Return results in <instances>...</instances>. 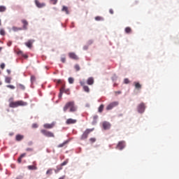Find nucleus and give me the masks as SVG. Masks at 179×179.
<instances>
[{
    "label": "nucleus",
    "mask_w": 179,
    "mask_h": 179,
    "mask_svg": "<svg viewBox=\"0 0 179 179\" xmlns=\"http://www.w3.org/2000/svg\"><path fill=\"white\" fill-rule=\"evenodd\" d=\"M0 68H1L2 69H5V64L3 63L1 64Z\"/></svg>",
    "instance_id": "c03bdc74"
},
{
    "label": "nucleus",
    "mask_w": 179,
    "mask_h": 179,
    "mask_svg": "<svg viewBox=\"0 0 179 179\" xmlns=\"http://www.w3.org/2000/svg\"><path fill=\"white\" fill-rule=\"evenodd\" d=\"M69 110V113H76L78 110V107L75 104V101H71L66 103L64 106L63 107V111L66 113Z\"/></svg>",
    "instance_id": "f257e3e1"
},
{
    "label": "nucleus",
    "mask_w": 179,
    "mask_h": 179,
    "mask_svg": "<svg viewBox=\"0 0 179 179\" xmlns=\"http://www.w3.org/2000/svg\"><path fill=\"white\" fill-rule=\"evenodd\" d=\"M23 158H22L21 157H20L18 159H17V162H18V163H22V159Z\"/></svg>",
    "instance_id": "37998d69"
},
{
    "label": "nucleus",
    "mask_w": 179,
    "mask_h": 179,
    "mask_svg": "<svg viewBox=\"0 0 179 179\" xmlns=\"http://www.w3.org/2000/svg\"><path fill=\"white\" fill-rule=\"evenodd\" d=\"M103 110H104V105L101 104L99 107V113H103Z\"/></svg>",
    "instance_id": "a878e982"
},
{
    "label": "nucleus",
    "mask_w": 179,
    "mask_h": 179,
    "mask_svg": "<svg viewBox=\"0 0 179 179\" xmlns=\"http://www.w3.org/2000/svg\"><path fill=\"white\" fill-rule=\"evenodd\" d=\"M33 43H34V40H29L25 43V45L28 47V48H31L33 47Z\"/></svg>",
    "instance_id": "2eb2a0df"
},
{
    "label": "nucleus",
    "mask_w": 179,
    "mask_h": 179,
    "mask_svg": "<svg viewBox=\"0 0 179 179\" xmlns=\"http://www.w3.org/2000/svg\"><path fill=\"white\" fill-rule=\"evenodd\" d=\"M12 29H13V31H20V30H22V28H20V27H13Z\"/></svg>",
    "instance_id": "393cba45"
},
{
    "label": "nucleus",
    "mask_w": 179,
    "mask_h": 179,
    "mask_svg": "<svg viewBox=\"0 0 179 179\" xmlns=\"http://www.w3.org/2000/svg\"><path fill=\"white\" fill-rule=\"evenodd\" d=\"M2 51V48L0 47V52Z\"/></svg>",
    "instance_id": "6e6d98bb"
},
{
    "label": "nucleus",
    "mask_w": 179,
    "mask_h": 179,
    "mask_svg": "<svg viewBox=\"0 0 179 179\" xmlns=\"http://www.w3.org/2000/svg\"><path fill=\"white\" fill-rule=\"evenodd\" d=\"M90 142H91V143H94V142H96V138H90Z\"/></svg>",
    "instance_id": "f704fd0d"
},
{
    "label": "nucleus",
    "mask_w": 179,
    "mask_h": 179,
    "mask_svg": "<svg viewBox=\"0 0 179 179\" xmlns=\"http://www.w3.org/2000/svg\"><path fill=\"white\" fill-rule=\"evenodd\" d=\"M10 135H11V136L13 135V133L10 134Z\"/></svg>",
    "instance_id": "13d9d810"
},
{
    "label": "nucleus",
    "mask_w": 179,
    "mask_h": 179,
    "mask_svg": "<svg viewBox=\"0 0 179 179\" xmlns=\"http://www.w3.org/2000/svg\"><path fill=\"white\" fill-rule=\"evenodd\" d=\"M46 174H52V169H48L47 171H46Z\"/></svg>",
    "instance_id": "e433bc0d"
},
{
    "label": "nucleus",
    "mask_w": 179,
    "mask_h": 179,
    "mask_svg": "<svg viewBox=\"0 0 179 179\" xmlns=\"http://www.w3.org/2000/svg\"><path fill=\"white\" fill-rule=\"evenodd\" d=\"M80 84L83 86V90L85 91L87 93H89V92H90V89L89 88V87L85 85V82L80 81Z\"/></svg>",
    "instance_id": "9b49d317"
},
{
    "label": "nucleus",
    "mask_w": 179,
    "mask_h": 179,
    "mask_svg": "<svg viewBox=\"0 0 179 179\" xmlns=\"http://www.w3.org/2000/svg\"><path fill=\"white\" fill-rule=\"evenodd\" d=\"M26 156V153L22 154L20 157H21L22 159Z\"/></svg>",
    "instance_id": "de8ad7c7"
},
{
    "label": "nucleus",
    "mask_w": 179,
    "mask_h": 179,
    "mask_svg": "<svg viewBox=\"0 0 179 179\" xmlns=\"http://www.w3.org/2000/svg\"><path fill=\"white\" fill-rule=\"evenodd\" d=\"M74 69H76V72H79V71H80V66H79V64H76L74 66Z\"/></svg>",
    "instance_id": "5701e85b"
},
{
    "label": "nucleus",
    "mask_w": 179,
    "mask_h": 179,
    "mask_svg": "<svg viewBox=\"0 0 179 179\" xmlns=\"http://www.w3.org/2000/svg\"><path fill=\"white\" fill-rule=\"evenodd\" d=\"M22 23L23 24L24 30H27V26H29V22L26 20H22Z\"/></svg>",
    "instance_id": "dca6fc26"
},
{
    "label": "nucleus",
    "mask_w": 179,
    "mask_h": 179,
    "mask_svg": "<svg viewBox=\"0 0 179 179\" xmlns=\"http://www.w3.org/2000/svg\"><path fill=\"white\" fill-rule=\"evenodd\" d=\"M24 58H28L27 55H24Z\"/></svg>",
    "instance_id": "3c124183"
},
{
    "label": "nucleus",
    "mask_w": 179,
    "mask_h": 179,
    "mask_svg": "<svg viewBox=\"0 0 179 179\" xmlns=\"http://www.w3.org/2000/svg\"><path fill=\"white\" fill-rule=\"evenodd\" d=\"M20 106H27V102L23 101H17L15 102L12 101L9 103V107H10L11 108H16V107H19Z\"/></svg>",
    "instance_id": "f03ea898"
},
{
    "label": "nucleus",
    "mask_w": 179,
    "mask_h": 179,
    "mask_svg": "<svg viewBox=\"0 0 179 179\" xmlns=\"http://www.w3.org/2000/svg\"><path fill=\"white\" fill-rule=\"evenodd\" d=\"M0 74H1V71H0Z\"/></svg>",
    "instance_id": "680f3d73"
},
{
    "label": "nucleus",
    "mask_w": 179,
    "mask_h": 179,
    "mask_svg": "<svg viewBox=\"0 0 179 179\" xmlns=\"http://www.w3.org/2000/svg\"><path fill=\"white\" fill-rule=\"evenodd\" d=\"M134 86L136 87V89H138V90H139V89H141L142 85H141V84L139 83H134Z\"/></svg>",
    "instance_id": "4be33fe9"
},
{
    "label": "nucleus",
    "mask_w": 179,
    "mask_h": 179,
    "mask_svg": "<svg viewBox=\"0 0 179 179\" xmlns=\"http://www.w3.org/2000/svg\"><path fill=\"white\" fill-rule=\"evenodd\" d=\"M44 128H46L47 129H51V128H54L53 124H45L43 125Z\"/></svg>",
    "instance_id": "6ab92c4d"
},
{
    "label": "nucleus",
    "mask_w": 179,
    "mask_h": 179,
    "mask_svg": "<svg viewBox=\"0 0 179 179\" xmlns=\"http://www.w3.org/2000/svg\"><path fill=\"white\" fill-rule=\"evenodd\" d=\"M66 143H68V142L65 141L63 143L58 145L57 148H64V146H65V145H66Z\"/></svg>",
    "instance_id": "c756f323"
},
{
    "label": "nucleus",
    "mask_w": 179,
    "mask_h": 179,
    "mask_svg": "<svg viewBox=\"0 0 179 179\" xmlns=\"http://www.w3.org/2000/svg\"><path fill=\"white\" fill-rule=\"evenodd\" d=\"M62 90H65V87H63V88L60 90L59 97H62Z\"/></svg>",
    "instance_id": "58836bf2"
},
{
    "label": "nucleus",
    "mask_w": 179,
    "mask_h": 179,
    "mask_svg": "<svg viewBox=\"0 0 179 179\" xmlns=\"http://www.w3.org/2000/svg\"><path fill=\"white\" fill-rule=\"evenodd\" d=\"M23 139H24V136L22 134H17L15 136V141L17 142H20V141H23Z\"/></svg>",
    "instance_id": "4468645a"
},
{
    "label": "nucleus",
    "mask_w": 179,
    "mask_h": 179,
    "mask_svg": "<svg viewBox=\"0 0 179 179\" xmlns=\"http://www.w3.org/2000/svg\"><path fill=\"white\" fill-rule=\"evenodd\" d=\"M1 20H0V26H1Z\"/></svg>",
    "instance_id": "bf43d9fd"
},
{
    "label": "nucleus",
    "mask_w": 179,
    "mask_h": 179,
    "mask_svg": "<svg viewBox=\"0 0 179 179\" xmlns=\"http://www.w3.org/2000/svg\"><path fill=\"white\" fill-rule=\"evenodd\" d=\"M95 20H96L97 22H100L101 20H104V18H103V17L96 16L95 17Z\"/></svg>",
    "instance_id": "b1692460"
},
{
    "label": "nucleus",
    "mask_w": 179,
    "mask_h": 179,
    "mask_svg": "<svg viewBox=\"0 0 179 179\" xmlns=\"http://www.w3.org/2000/svg\"><path fill=\"white\" fill-rule=\"evenodd\" d=\"M35 4L37 8H41L45 6V3H41L38 0H35Z\"/></svg>",
    "instance_id": "9d476101"
},
{
    "label": "nucleus",
    "mask_w": 179,
    "mask_h": 179,
    "mask_svg": "<svg viewBox=\"0 0 179 179\" xmlns=\"http://www.w3.org/2000/svg\"><path fill=\"white\" fill-rule=\"evenodd\" d=\"M99 118V116L98 115H94V116H93V120H94V121H96V120H97Z\"/></svg>",
    "instance_id": "a18cd8bd"
},
{
    "label": "nucleus",
    "mask_w": 179,
    "mask_h": 179,
    "mask_svg": "<svg viewBox=\"0 0 179 179\" xmlns=\"http://www.w3.org/2000/svg\"><path fill=\"white\" fill-rule=\"evenodd\" d=\"M109 13H110V15H114V10H113L112 8H110L109 10Z\"/></svg>",
    "instance_id": "a19ab883"
},
{
    "label": "nucleus",
    "mask_w": 179,
    "mask_h": 179,
    "mask_svg": "<svg viewBox=\"0 0 179 179\" xmlns=\"http://www.w3.org/2000/svg\"><path fill=\"white\" fill-rule=\"evenodd\" d=\"M66 164H68V159H66V161L63 162L62 164H61V166L60 168L59 169H57V171H55V173H58V171H59V170H62V166H66Z\"/></svg>",
    "instance_id": "f3484780"
},
{
    "label": "nucleus",
    "mask_w": 179,
    "mask_h": 179,
    "mask_svg": "<svg viewBox=\"0 0 179 179\" xmlns=\"http://www.w3.org/2000/svg\"><path fill=\"white\" fill-rule=\"evenodd\" d=\"M125 148V141H120L116 147V149H119V150H122Z\"/></svg>",
    "instance_id": "6e6552de"
},
{
    "label": "nucleus",
    "mask_w": 179,
    "mask_h": 179,
    "mask_svg": "<svg viewBox=\"0 0 179 179\" xmlns=\"http://www.w3.org/2000/svg\"><path fill=\"white\" fill-rule=\"evenodd\" d=\"M31 83H34V82H36V76H31Z\"/></svg>",
    "instance_id": "2f4dec72"
},
{
    "label": "nucleus",
    "mask_w": 179,
    "mask_h": 179,
    "mask_svg": "<svg viewBox=\"0 0 179 179\" xmlns=\"http://www.w3.org/2000/svg\"><path fill=\"white\" fill-rule=\"evenodd\" d=\"M124 31L127 34H129V33L132 32V29H131V27H127L125 28Z\"/></svg>",
    "instance_id": "aec40b11"
},
{
    "label": "nucleus",
    "mask_w": 179,
    "mask_h": 179,
    "mask_svg": "<svg viewBox=\"0 0 179 179\" xmlns=\"http://www.w3.org/2000/svg\"><path fill=\"white\" fill-rule=\"evenodd\" d=\"M73 82H75V80L73 79V78H72V77L69 78V83L72 85V83H73Z\"/></svg>",
    "instance_id": "c85d7f7f"
},
{
    "label": "nucleus",
    "mask_w": 179,
    "mask_h": 179,
    "mask_svg": "<svg viewBox=\"0 0 179 179\" xmlns=\"http://www.w3.org/2000/svg\"><path fill=\"white\" fill-rule=\"evenodd\" d=\"M94 131V128L92 129H87L83 134L80 136V141H85V139H87V136H89V134L90 132H93Z\"/></svg>",
    "instance_id": "7ed1b4c3"
},
{
    "label": "nucleus",
    "mask_w": 179,
    "mask_h": 179,
    "mask_svg": "<svg viewBox=\"0 0 179 179\" xmlns=\"http://www.w3.org/2000/svg\"><path fill=\"white\" fill-rule=\"evenodd\" d=\"M78 122V120L72 118L67 119L66 121V124L67 125H71V124H76Z\"/></svg>",
    "instance_id": "f8f14e48"
},
{
    "label": "nucleus",
    "mask_w": 179,
    "mask_h": 179,
    "mask_svg": "<svg viewBox=\"0 0 179 179\" xmlns=\"http://www.w3.org/2000/svg\"><path fill=\"white\" fill-rule=\"evenodd\" d=\"M69 57L71 59H75L76 61H78V59H79V57H78V55H76L75 52L69 53Z\"/></svg>",
    "instance_id": "1a4fd4ad"
},
{
    "label": "nucleus",
    "mask_w": 179,
    "mask_h": 179,
    "mask_svg": "<svg viewBox=\"0 0 179 179\" xmlns=\"http://www.w3.org/2000/svg\"><path fill=\"white\" fill-rule=\"evenodd\" d=\"M81 1H84V0H81Z\"/></svg>",
    "instance_id": "052dcab7"
},
{
    "label": "nucleus",
    "mask_w": 179,
    "mask_h": 179,
    "mask_svg": "<svg viewBox=\"0 0 179 179\" xmlns=\"http://www.w3.org/2000/svg\"><path fill=\"white\" fill-rule=\"evenodd\" d=\"M28 170H37V166L35 165H29L27 166Z\"/></svg>",
    "instance_id": "412c9836"
},
{
    "label": "nucleus",
    "mask_w": 179,
    "mask_h": 179,
    "mask_svg": "<svg viewBox=\"0 0 179 179\" xmlns=\"http://www.w3.org/2000/svg\"><path fill=\"white\" fill-rule=\"evenodd\" d=\"M0 34L1 36H5L6 34V32H5V30L4 29H0Z\"/></svg>",
    "instance_id": "72a5a7b5"
},
{
    "label": "nucleus",
    "mask_w": 179,
    "mask_h": 179,
    "mask_svg": "<svg viewBox=\"0 0 179 179\" xmlns=\"http://www.w3.org/2000/svg\"><path fill=\"white\" fill-rule=\"evenodd\" d=\"M61 61L63 64H65V62H66V58L65 57H63L61 58Z\"/></svg>",
    "instance_id": "c9c22d12"
},
{
    "label": "nucleus",
    "mask_w": 179,
    "mask_h": 179,
    "mask_svg": "<svg viewBox=\"0 0 179 179\" xmlns=\"http://www.w3.org/2000/svg\"><path fill=\"white\" fill-rule=\"evenodd\" d=\"M62 12H65L66 15H69V9L67 6H63L62 8Z\"/></svg>",
    "instance_id": "a211bd4d"
},
{
    "label": "nucleus",
    "mask_w": 179,
    "mask_h": 179,
    "mask_svg": "<svg viewBox=\"0 0 179 179\" xmlns=\"http://www.w3.org/2000/svg\"><path fill=\"white\" fill-rule=\"evenodd\" d=\"M58 2V0H50V3L52 5H57V3Z\"/></svg>",
    "instance_id": "473e14b6"
},
{
    "label": "nucleus",
    "mask_w": 179,
    "mask_h": 179,
    "mask_svg": "<svg viewBox=\"0 0 179 179\" xmlns=\"http://www.w3.org/2000/svg\"><path fill=\"white\" fill-rule=\"evenodd\" d=\"M38 125L37 124H32V128H38Z\"/></svg>",
    "instance_id": "49530a36"
},
{
    "label": "nucleus",
    "mask_w": 179,
    "mask_h": 179,
    "mask_svg": "<svg viewBox=\"0 0 179 179\" xmlns=\"http://www.w3.org/2000/svg\"><path fill=\"white\" fill-rule=\"evenodd\" d=\"M94 84V78L93 77H90L87 80V85L92 86V85Z\"/></svg>",
    "instance_id": "ddd939ff"
},
{
    "label": "nucleus",
    "mask_w": 179,
    "mask_h": 179,
    "mask_svg": "<svg viewBox=\"0 0 179 179\" xmlns=\"http://www.w3.org/2000/svg\"><path fill=\"white\" fill-rule=\"evenodd\" d=\"M10 80H12V78H10V77H6L5 79L6 83H10Z\"/></svg>",
    "instance_id": "bb28decb"
},
{
    "label": "nucleus",
    "mask_w": 179,
    "mask_h": 179,
    "mask_svg": "<svg viewBox=\"0 0 179 179\" xmlns=\"http://www.w3.org/2000/svg\"><path fill=\"white\" fill-rule=\"evenodd\" d=\"M68 92H69V90H67L65 91V93H67V94H69V93H68Z\"/></svg>",
    "instance_id": "603ef678"
},
{
    "label": "nucleus",
    "mask_w": 179,
    "mask_h": 179,
    "mask_svg": "<svg viewBox=\"0 0 179 179\" xmlns=\"http://www.w3.org/2000/svg\"><path fill=\"white\" fill-rule=\"evenodd\" d=\"M7 73H8V75H10V70L7 69Z\"/></svg>",
    "instance_id": "8fccbe9b"
},
{
    "label": "nucleus",
    "mask_w": 179,
    "mask_h": 179,
    "mask_svg": "<svg viewBox=\"0 0 179 179\" xmlns=\"http://www.w3.org/2000/svg\"><path fill=\"white\" fill-rule=\"evenodd\" d=\"M18 87H20V89L21 90H24V89H26V87H24V85H22V84H19L18 85Z\"/></svg>",
    "instance_id": "7c9ffc66"
},
{
    "label": "nucleus",
    "mask_w": 179,
    "mask_h": 179,
    "mask_svg": "<svg viewBox=\"0 0 179 179\" xmlns=\"http://www.w3.org/2000/svg\"><path fill=\"white\" fill-rule=\"evenodd\" d=\"M124 83H125L126 85H128V83H129V79L125 78L124 80Z\"/></svg>",
    "instance_id": "4c0bfd02"
},
{
    "label": "nucleus",
    "mask_w": 179,
    "mask_h": 179,
    "mask_svg": "<svg viewBox=\"0 0 179 179\" xmlns=\"http://www.w3.org/2000/svg\"><path fill=\"white\" fill-rule=\"evenodd\" d=\"M116 94H121V91H116L115 92Z\"/></svg>",
    "instance_id": "09e8293b"
},
{
    "label": "nucleus",
    "mask_w": 179,
    "mask_h": 179,
    "mask_svg": "<svg viewBox=\"0 0 179 179\" xmlns=\"http://www.w3.org/2000/svg\"><path fill=\"white\" fill-rule=\"evenodd\" d=\"M103 129L106 131L107 129H110L111 128V124L108 122H103L102 123Z\"/></svg>",
    "instance_id": "0eeeda50"
},
{
    "label": "nucleus",
    "mask_w": 179,
    "mask_h": 179,
    "mask_svg": "<svg viewBox=\"0 0 179 179\" xmlns=\"http://www.w3.org/2000/svg\"><path fill=\"white\" fill-rule=\"evenodd\" d=\"M22 178H23V176H20V178H17V179H22Z\"/></svg>",
    "instance_id": "864d4df0"
},
{
    "label": "nucleus",
    "mask_w": 179,
    "mask_h": 179,
    "mask_svg": "<svg viewBox=\"0 0 179 179\" xmlns=\"http://www.w3.org/2000/svg\"><path fill=\"white\" fill-rule=\"evenodd\" d=\"M57 83H61V80H59L57 81Z\"/></svg>",
    "instance_id": "5fc2aeb1"
},
{
    "label": "nucleus",
    "mask_w": 179,
    "mask_h": 179,
    "mask_svg": "<svg viewBox=\"0 0 179 179\" xmlns=\"http://www.w3.org/2000/svg\"><path fill=\"white\" fill-rule=\"evenodd\" d=\"M1 85H2V82L0 81V86H1Z\"/></svg>",
    "instance_id": "4d7b16f0"
},
{
    "label": "nucleus",
    "mask_w": 179,
    "mask_h": 179,
    "mask_svg": "<svg viewBox=\"0 0 179 179\" xmlns=\"http://www.w3.org/2000/svg\"><path fill=\"white\" fill-rule=\"evenodd\" d=\"M145 103H141L138 106L137 111L138 113H140L141 114H142L145 113Z\"/></svg>",
    "instance_id": "39448f33"
},
{
    "label": "nucleus",
    "mask_w": 179,
    "mask_h": 179,
    "mask_svg": "<svg viewBox=\"0 0 179 179\" xmlns=\"http://www.w3.org/2000/svg\"><path fill=\"white\" fill-rule=\"evenodd\" d=\"M41 134H43V135H44L45 136H47L48 138H54V133L47 131L45 129H42L41 131Z\"/></svg>",
    "instance_id": "20e7f679"
},
{
    "label": "nucleus",
    "mask_w": 179,
    "mask_h": 179,
    "mask_svg": "<svg viewBox=\"0 0 179 179\" xmlns=\"http://www.w3.org/2000/svg\"><path fill=\"white\" fill-rule=\"evenodd\" d=\"M26 150L27 152H33V148H27Z\"/></svg>",
    "instance_id": "79ce46f5"
},
{
    "label": "nucleus",
    "mask_w": 179,
    "mask_h": 179,
    "mask_svg": "<svg viewBox=\"0 0 179 179\" xmlns=\"http://www.w3.org/2000/svg\"><path fill=\"white\" fill-rule=\"evenodd\" d=\"M118 101H114L110 103V104H108L106 107V110L108 111L110 110H113V108H114V107H117V106H118Z\"/></svg>",
    "instance_id": "423d86ee"
},
{
    "label": "nucleus",
    "mask_w": 179,
    "mask_h": 179,
    "mask_svg": "<svg viewBox=\"0 0 179 179\" xmlns=\"http://www.w3.org/2000/svg\"><path fill=\"white\" fill-rule=\"evenodd\" d=\"M6 87H8V89H12V90L15 88V86L13 85H7Z\"/></svg>",
    "instance_id": "ea45409f"
},
{
    "label": "nucleus",
    "mask_w": 179,
    "mask_h": 179,
    "mask_svg": "<svg viewBox=\"0 0 179 179\" xmlns=\"http://www.w3.org/2000/svg\"><path fill=\"white\" fill-rule=\"evenodd\" d=\"M5 10H6V7L0 6V12H5Z\"/></svg>",
    "instance_id": "cd10ccee"
}]
</instances>
